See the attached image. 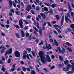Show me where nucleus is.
Masks as SVG:
<instances>
[{
    "label": "nucleus",
    "mask_w": 74,
    "mask_h": 74,
    "mask_svg": "<svg viewBox=\"0 0 74 74\" xmlns=\"http://www.w3.org/2000/svg\"><path fill=\"white\" fill-rule=\"evenodd\" d=\"M39 55L40 58V59L42 62V63L45 64V62L47 61L48 62H51V58H49L47 59H46V58L45 57V56L44 55V53L42 51H40L39 52Z\"/></svg>",
    "instance_id": "obj_1"
},
{
    "label": "nucleus",
    "mask_w": 74,
    "mask_h": 74,
    "mask_svg": "<svg viewBox=\"0 0 74 74\" xmlns=\"http://www.w3.org/2000/svg\"><path fill=\"white\" fill-rule=\"evenodd\" d=\"M57 49L58 50L59 53H61H61L62 54H64V52H65L66 51V50H65L64 48L63 47L62 48V51H61V49H60V48L59 47H57Z\"/></svg>",
    "instance_id": "obj_2"
},
{
    "label": "nucleus",
    "mask_w": 74,
    "mask_h": 74,
    "mask_svg": "<svg viewBox=\"0 0 74 74\" xmlns=\"http://www.w3.org/2000/svg\"><path fill=\"white\" fill-rule=\"evenodd\" d=\"M44 4L48 7H52V8H55V7L56 6V4L54 3L52 5H51L50 4L45 3Z\"/></svg>",
    "instance_id": "obj_3"
},
{
    "label": "nucleus",
    "mask_w": 74,
    "mask_h": 74,
    "mask_svg": "<svg viewBox=\"0 0 74 74\" xmlns=\"http://www.w3.org/2000/svg\"><path fill=\"white\" fill-rule=\"evenodd\" d=\"M65 21L67 23H68V22H69V23H71L72 22L71 20L69 19V18H68V17H67V16H65Z\"/></svg>",
    "instance_id": "obj_4"
},
{
    "label": "nucleus",
    "mask_w": 74,
    "mask_h": 74,
    "mask_svg": "<svg viewBox=\"0 0 74 74\" xmlns=\"http://www.w3.org/2000/svg\"><path fill=\"white\" fill-rule=\"evenodd\" d=\"M2 48V50H1V53H4L5 51V49H6V48L5 47H4L3 46H1L0 47V49Z\"/></svg>",
    "instance_id": "obj_5"
},
{
    "label": "nucleus",
    "mask_w": 74,
    "mask_h": 74,
    "mask_svg": "<svg viewBox=\"0 0 74 74\" xmlns=\"http://www.w3.org/2000/svg\"><path fill=\"white\" fill-rule=\"evenodd\" d=\"M14 54L15 56L17 57V58H19L21 56L20 53H19V52L18 51H15Z\"/></svg>",
    "instance_id": "obj_6"
},
{
    "label": "nucleus",
    "mask_w": 74,
    "mask_h": 74,
    "mask_svg": "<svg viewBox=\"0 0 74 74\" xmlns=\"http://www.w3.org/2000/svg\"><path fill=\"white\" fill-rule=\"evenodd\" d=\"M23 24V23L22 22V20L21 19H20L19 21V24L21 28H23V25L22 24Z\"/></svg>",
    "instance_id": "obj_7"
},
{
    "label": "nucleus",
    "mask_w": 74,
    "mask_h": 74,
    "mask_svg": "<svg viewBox=\"0 0 74 74\" xmlns=\"http://www.w3.org/2000/svg\"><path fill=\"white\" fill-rule=\"evenodd\" d=\"M64 23V16H63L61 19V26H62Z\"/></svg>",
    "instance_id": "obj_8"
},
{
    "label": "nucleus",
    "mask_w": 74,
    "mask_h": 74,
    "mask_svg": "<svg viewBox=\"0 0 74 74\" xmlns=\"http://www.w3.org/2000/svg\"><path fill=\"white\" fill-rule=\"evenodd\" d=\"M67 5L69 7V12H71V11H72V10L71 9V6H70V3H69V2H68Z\"/></svg>",
    "instance_id": "obj_9"
},
{
    "label": "nucleus",
    "mask_w": 74,
    "mask_h": 74,
    "mask_svg": "<svg viewBox=\"0 0 74 74\" xmlns=\"http://www.w3.org/2000/svg\"><path fill=\"white\" fill-rule=\"evenodd\" d=\"M12 48H10L9 50L7 51L8 52V55H11V54L12 53Z\"/></svg>",
    "instance_id": "obj_10"
},
{
    "label": "nucleus",
    "mask_w": 74,
    "mask_h": 74,
    "mask_svg": "<svg viewBox=\"0 0 74 74\" xmlns=\"http://www.w3.org/2000/svg\"><path fill=\"white\" fill-rule=\"evenodd\" d=\"M48 46H46V49H47L48 50H49V49H52V47L51 46V45H50V44H49L48 45Z\"/></svg>",
    "instance_id": "obj_11"
},
{
    "label": "nucleus",
    "mask_w": 74,
    "mask_h": 74,
    "mask_svg": "<svg viewBox=\"0 0 74 74\" xmlns=\"http://www.w3.org/2000/svg\"><path fill=\"white\" fill-rule=\"evenodd\" d=\"M21 33L22 37H25V32L23 30L21 31Z\"/></svg>",
    "instance_id": "obj_12"
},
{
    "label": "nucleus",
    "mask_w": 74,
    "mask_h": 74,
    "mask_svg": "<svg viewBox=\"0 0 74 74\" xmlns=\"http://www.w3.org/2000/svg\"><path fill=\"white\" fill-rule=\"evenodd\" d=\"M74 72V69L73 70H72V69H71V71H69L68 72H67V73L68 74H73Z\"/></svg>",
    "instance_id": "obj_13"
},
{
    "label": "nucleus",
    "mask_w": 74,
    "mask_h": 74,
    "mask_svg": "<svg viewBox=\"0 0 74 74\" xmlns=\"http://www.w3.org/2000/svg\"><path fill=\"white\" fill-rule=\"evenodd\" d=\"M9 3L10 7H12V1L11 0H10L9 1Z\"/></svg>",
    "instance_id": "obj_14"
},
{
    "label": "nucleus",
    "mask_w": 74,
    "mask_h": 74,
    "mask_svg": "<svg viewBox=\"0 0 74 74\" xmlns=\"http://www.w3.org/2000/svg\"><path fill=\"white\" fill-rule=\"evenodd\" d=\"M64 63L65 65H67L69 63V62L67 60H66V61H64Z\"/></svg>",
    "instance_id": "obj_15"
},
{
    "label": "nucleus",
    "mask_w": 74,
    "mask_h": 74,
    "mask_svg": "<svg viewBox=\"0 0 74 74\" xmlns=\"http://www.w3.org/2000/svg\"><path fill=\"white\" fill-rule=\"evenodd\" d=\"M71 67L72 68V70H74V62H71Z\"/></svg>",
    "instance_id": "obj_16"
},
{
    "label": "nucleus",
    "mask_w": 74,
    "mask_h": 74,
    "mask_svg": "<svg viewBox=\"0 0 74 74\" xmlns=\"http://www.w3.org/2000/svg\"><path fill=\"white\" fill-rule=\"evenodd\" d=\"M65 44L67 45H68V46H70V47H71V46H73V45L71 44L70 43L68 42H66L65 43Z\"/></svg>",
    "instance_id": "obj_17"
},
{
    "label": "nucleus",
    "mask_w": 74,
    "mask_h": 74,
    "mask_svg": "<svg viewBox=\"0 0 74 74\" xmlns=\"http://www.w3.org/2000/svg\"><path fill=\"white\" fill-rule=\"evenodd\" d=\"M71 64H69L67 65V66H66V68L69 70V69H70V68H71Z\"/></svg>",
    "instance_id": "obj_18"
},
{
    "label": "nucleus",
    "mask_w": 74,
    "mask_h": 74,
    "mask_svg": "<svg viewBox=\"0 0 74 74\" xmlns=\"http://www.w3.org/2000/svg\"><path fill=\"white\" fill-rule=\"evenodd\" d=\"M63 70L64 71L67 72L69 70V69H68V68H66L64 67L63 68Z\"/></svg>",
    "instance_id": "obj_19"
},
{
    "label": "nucleus",
    "mask_w": 74,
    "mask_h": 74,
    "mask_svg": "<svg viewBox=\"0 0 74 74\" xmlns=\"http://www.w3.org/2000/svg\"><path fill=\"white\" fill-rule=\"evenodd\" d=\"M39 33L41 36H42V29L41 28L39 29Z\"/></svg>",
    "instance_id": "obj_20"
},
{
    "label": "nucleus",
    "mask_w": 74,
    "mask_h": 74,
    "mask_svg": "<svg viewBox=\"0 0 74 74\" xmlns=\"http://www.w3.org/2000/svg\"><path fill=\"white\" fill-rule=\"evenodd\" d=\"M23 21L24 22H25V24H26V25L29 24V21L27 20H24Z\"/></svg>",
    "instance_id": "obj_21"
},
{
    "label": "nucleus",
    "mask_w": 74,
    "mask_h": 74,
    "mask_svg": "<svg viewBox=\"0 0 74 74\" xmlns=\"http://www.w3.org/2000/svg\"><path fill=\"white\" fill-rule=\"evenodd\" d=\"M59 59L61 61V62H62L64 60L63 58L60 56H59Z\"/></svg>",
    "instance_id": "obj_22"
},
{
    "label": "nucleus",
    "mask_w": 74,
    "mask_h": 74,
    "mask_svg": "<svg viewBox=\"0 0 74 74\" xmlns=\"http://www.w3.org/2000/svg\"><path fill=\"white\" fill-rule=\"evenodd\" d=\"M56 18L57 21H59V19H60L59 16L58 15H56Z\"/></svg>",
    "instance_id": "obj_23"
},
{
    "label": "nucleus",
    "mask_w": 74,
    "mask_h": 74,
    "mask_svg": "<svg viewBox=\"0 0 74 74\" xmlns=\"http://www.w3.org/2000/svg\"><path fill=\"white\" fill-rule=\"evenodd\" d=\"M15 35L18 38H20V35H19V34L18 33H16Z\"/></svg>",
    "instance_id": "obj_24"
},
{
    "label": "nucleus",
    "mask_w": 74,
    "mask_h": 74,
    "mask_svg": "<svg viewBox=\"0 0 74 74\" xmlns=\"http://www.w3.org/2000/svg\"><path fill=\"white\" fill-rule=\"evenodd\" d=\"M15 12L16 15H19V14H20V12L17 10H16L15 11Z\"/></svg>",
    "instance_id": "obj_25"
},
{
    "label": "nucleus",
    "mask_w": 74,
    "mask_h": 74,
    "mask_svg": "<svg viewBox=\"0 0 74 74\" xmlns=\"http://www.w3.org/2000/svg\"><path fill=\"white\" fill-rule=\"evenodd\" d=\"M22 69L23 71H24L25 72H26V69L25 67H22Z\"/></svg>",
    "instance_id": "obj_26"
},
{
    "label": "nucleus",
    "mask_w": 74,
    "mask_h": 74,
    "mask_svg": "<svg viewBox=\"0 0 74 74\" xmlns=\"http://www.w3.org/2000/svg\"><path fill=\"white\" fill-rule=\"evenodd\" d=\"M44 9L45 11H46V12H47L48 10V8H47L46 7H44Z\"/></svg>",
    "instance_id": "obj_27"
},
{
    "label": "nucleus",
    "mask_w": 74,
    "mask_h": 74,
    "mask_svg": "<svg viewBox=\"0 0 74 74\" xmlns=\"http://www.w3.org/2000/svg\"><path fill=\"white\" fill-rule=\"evenodd\" d=\"M11 62V58H9L8 60V63H10V62Z\"/></svg>",
    "instance_id": "obj_28"
},
{
    "label": "nucleus",
    "mask_w": 74,
    "mask_h": 74,
    "mask_svg": "<svg viewBox=\"0 0 74 74\" xmlns=\"http://www.w3.org/2000/svg\"><path fill=\"white\" fill-rule=\"evenodd\" d=\"M32 40V34H30L28 38V40L30 41V40Z\"/></svg>",
    "instance_id": "obj_29"
},
{
    "label": "nucleus",
    "mask_w": 74,
    "mask_h": 74,
    "mask_svg": "<svg viewBox=\"0 0 74 74\" xmlns=\"http://www.w3.org/2000/svg\"><path fill=\"white\" fill-rule=\"evenodd\" d=\"M67 49L68 51H69V52H72V49L68 47L67 48Z\"/></svg>",
    "instance_id": "obj_30"
},
{
    "label": "nucleus",
    "mask_w": 74,
    "mask_h": 74,
    "mask_svg": "<svg viewBox=\"0 0 74 74\" xmlns=\"http://www.w3.org/2000/svg\"><path fill=\"white\" fill-rule=\"evenodd\" d=\"M47 24L49 26H50V27H51L52 26V25L51 24V23L50 22L48 21L47 22Z\"/></svg>",
    "instance_id": "obj_31"
},
{
    "label": "nucleus",
    "mask_w": 74,
    "mask_h": 74,
    "mask_svg": "<svg viewBox=\"0 0 74 74\" xmlns=\"http://www.w3.org/2000/svg\"><path fill=\"white\" fill-rule=\"evenodd\" d=\"M46 59H49V58H50V57L49 56V55H46Z\"/></svg>",
    "instance_id": "obj_32"
},
{
    "label": "nucleus",
    "mask_w": 74,
    "mask_h": 74,
    "mask_svg": "<svg viewBox=\"0 0 74 74\" xmlns=\"http://www.w3.org/2000/svg\"><path fill=\"white\" fill-rule=\"evenodd\" d=\"M27 57V55L26 54H23V58L24 59H26V58Z\"/></svg>",
    "instance_id": "obj_33"
},
{
    "label": "nucleus",
    "mask_w": 74,
    "mask_h": 74,
    "mask_svg": "<svg viewBox=\"0 0 74 74\" xmlns=\"http://www.w3.org/2000/svg\"><path fill=\"white\" fill-rule=\"evenodd\" d=\"M44 44V42H43V41H42V40H41V42L39 44V45H42Z\"/></svg>",
    "instance_id": "obj_34"
},
{
    "label": "nucleus",
    "mask_w": 74,
    "mask_h": 74,
    "mask_svg": "<svg viewBox=\"0 0 74 74\" xmlns=\"http://www.w3.org/2000/svg\"><path fill=\"white\" fill-rule=\"evenodd\" d=\"M70 27L72 29H74V24H71L70 26Z\"/></svg>",
    "instance_id": "obj_35"
},
{
    "label": "nucleus",
    "mask_w": 74,
    "mask_h": 74,
    "mask_svg": "<svg viewBox=\"0 0 74 74\" xmlns=\"http://www.w3.org/2000/svg\"><path fill=\"white\" fill-rule=\"evenodd\" d=\"M14 26H15L16 27V28H17V29H19V28H20V27L18 25H15V24H14Z\"/></svg>",
    "instance_id": "obj_36"
},
{
    "label": "nucleus",
    "mask_w": 74,
    "mask_h": 74,
    "mask_svg": "<svg viewBox=\"0 0 74 74\" xmlns=\"http://www.w3.org/2000/svg\"><path fill=\"white\" fill-rule=\"evenodd\" d=\"M49 13H50V15H52L53 14V11L51 10L49 11Z\"/></svg>",
    "instance_id": "obj_37"
},
{
    "label": "nucleus",
    "mask_w": 74,
    "mask_h": 74,
    "mask_svg": "<svg viewBox=\"0 0 74 74\" xmlns=\"http://www.w3.org/2000/svg\"><path fill=\"white\" fill-rule=\"evenodd\" d=\"M58 11H62V12H63V9L62 8H59L58 9Z\"/></svg>",
    "instance_id": "obj_38"
},
{
    "label": "nucleus",
    "mask_w": 74,
    "mask_h": 74,
    "mask_svg": "<svg viewBox=\"0 0 74 74\" xmlns=\"http://www.w3.org/2000/svg\"><path fill=\"white\" fill-rule=\"evenodd\" d=\"M27 53V51H26V50H24L23 51V55H26Z\"/></svg>",
    "instance_id": "obj_39"
},
{
    "label": "nucleus",
    "mask_w": 74,
    "mask_h": 74,
    "mask_svg": "<svg viewBox=\"0 0 74 74\" xmlns=\"http://www.w3.org/2000/svg\"><path fill=\"white\" fill-rule=\"evenodd\" d=\"M31 74H36V72L34 71L33 70L31 72Z\"/></svg>",
    "instance_id": "obj_40"
},
{
    "label": "nucleus",
    "mask_w": 74,
    "mask_h": 74,
    "mask_svg": "<svg viewBox=\"0 0 74 74\" xmlns=\"http://www.w3.org/2000/svg\"><path fill=\"white\" fill-rule=\"evenodd\" d=\"M1 70H2L3 71V72H5V69L4 68V67L3 66H2V68L1 69Z\"/></svg>",
    "instance_id": "obj_41"
},
{
    "label": "nucleus",
    "mask_w": 74,
    "mask_h": 74,
    "mask_svg": "<svg viewBox=\"0 0 74 74\" xmlns=\"http://www.w3.org/2000/svg\"><path fill=\"white\" fill-rule=\"evenodd\" d=\"M48 37H49V38H52V36H51V35L50 34H48Z\"/></svg>",
    "instance_id": "obj_42"
},
{
    "label": "nucleus",
    "mask_w": 74,
    "mask_h": 74,
    "mask_svg": "<svg viewBox=\"0 0 74 74\" xmlns=\"http://www.w3.org/2000/svg\"><path fill=\"white\" fill-rule=\"evenodd\" d=\"M26 10L28 11V12H29V11H30V9L28 8V7H27V8H26Z\"/></svg>",
    "instance_id": "obj_43"
},
{
    "label": "nucleus",
    "mask_w": 74,
    "mask_h": 74,
    "mask_svg": "<svg viewBox=\"0 0 74 74\" xmlns=\"http://www.w3.org/2000/svg\"><path fill=\"white\" fill-rule=\"evenodd\" d=\"M55 66L54 65L53 66H51L50 68V69L51 70H52V69H54V68H55Z\"/></svg>",
    "instance_id": "obj_44"
},
{
    "label": "nucleus",
    "mask_w": 74,
    "mask_h": 74,
    "mask_svg": "<svg viewBox=\"0 0 74 74\" xmlns=\"http://www.w3.org/2000/svg\"><path fill=\"white\" fill-rule=\"evenodd\" d=\"M40 15H41L42 16V17H43V16H45V14H44L43 13H41L40 14Z\"/></svg>",
    "instance_id": "obj_45"
},
{
    "label": "nucleus",
    "mask_w": 74,
    "mask_h": 74,
    "mask_svg": "<svg viewBox=\"0 0 74 74\" xmlns=\"http://www.w3.org/2000/svg\"><path fill=\"white\" fill-rule=\"evenodd\" d=\"M71 15L72 16V17H73V16H74V12H71Z\"/></svg>",
    "instance_id": "obj_46"
},
{
    "label": "nucleus",
    "mask_w": 74,
    "mask_h": 74,
    "mask_svg": "<svg viewBox=\"0 0 74 74\" xmlns=\"http://www.w3.org/2000/svg\"><path fill=\"white\" fill-rule=\"evenodd\" d=\"M5 27H6V29H8V28L9 27V25L7 24L6 25H5Z\"/></svg>",
    "instance_id": "obj_47"
},
{
    "label": "nucleus",
    "mask_w": 74,
    "mask_h": 74,
    "mask_svg": "<svg viewBox=\"0 0 74 74\" xmlns=\"http://www.w3.org/2000/svg\"><path fill=\"white\" fill-rule=\"evenodd\" d=\"M26 37H28V36H29V34L28 32H27L26 33Z\"/></svg>",
    "instance_id": "obj_48"
},
{
    "label": "nucleus",
    "mask_w": 74,
    "mask_h": 74,
    "mask_svg": "<svg viewBox=\"0 0 74 74\" xmlns=\"http://www.w3.org/2000/svg\"><path fill=\"white\" fill-rule=\"evenodd\" d=\"M55 44L56 45V46H57V47H58L59 45V44L58 42H56V43H55Z\"/></svg>",
    "instance_id": "obj_49"
},
{
    "label": "nucleus",
    "mask_w": 74,
    "mask_h": 74,
    "mask_svg": "<svg viewBox=\"0 0 74 74\" xmlns=\"http://www.w3.org/2000/svg\"><path fill=\"white\" fill-rule=\"evenodd\" d=\"M55 56H54L53 55H52L51 56V58L52 59H55Z\"/></svg>",
    "instance_id": "obj_50"
},
{
    "label": "nucleus",
    "mask_w": 74,
    "mask_h": 74,
    "mask_svg": "<svg viewBox=\"0 0 74 74\" xmlns=\"http://www.w3.org/2000/svg\"><path fill=\"white\" fill-rule=\"evenodd\" d=\"M27 70V71H30V69L28 68H26Z\"/></svg>",
    "instance_id": "obj_51"
},
{
    "label": "nucleus",
    "mask_w": 74,
    "mask_h": 74,
    "mask_svg": "<svg viewBox=\"0 0 74 74\" xmlns=\"http://www.w3.org/2000/svg\"><path fill=\"white\" fill-rule=\"evenodd\" d=\"M21 4L23 8H24V4H23V2H21Z\"/></svg>",
    "instance_id": "obj_52"
},
{
    "label": "nucleus",
    "mask_w": 74,
    "mask_h": 74,
    "mask_svg": "<svg viewBox=\"0 0 74 74\" xmlns=\"http://www.w3.org/2000/svg\"><path fill=\"white\" fill-rule=\"evenodd\" d=\"M15 70V68H13L11 69V71H12V72L14 71Z\"/></svg>",
    "instance_id": "obj_53"
},
{
    "label": "nucleus",
    "mask_w": 74,
    "mask_h": 74,
    "mask_svg": "<svg viewBox=\"0 0 74 74\" xmlns=\"http://www.w3.org/2000/svg\"><path fill=\"white\" fill-rule=\"evenodd\" d=\"M27 7H28V8H29V9H31L32 8V6H31V5H29L27 6Z\"/></svg>",
    "instance_id": "obj_54"
},
{
    "label": "nucleus",
    "mask_w": 74,
    "mask_h": 74,
    "mask_svg": "<svg viewBox=\"0 0 74 74\" xmlns=\"http://www.w3.org/2000/svg\"><path fill=\"white\" fill-rule=\"evenodd\" d=\"M1 35L2 36H5V34L3 33H2L1 34Z\"/></svg>",
    "instance_id": "obj_55"
},
{
    "label": "nucleus",
    "mask_w": 74,
    "mask_h": 74,
    "mask_svg": "<svg viewBox=\"0 0 74 74\" xmlns=\"http://www.w3.org/2000/svg\"><path fill=\"white\" fill-rule=\"evenodd\" d=\"M36 11H38V10H40V8H38V6H37L36 8Z\"/></svg>",
    "instance_id": "obj_56"
},
{
    "label": "nucleus",
    "mask_w": 74,
    "mask_h": 74,
    "mask_svg": "<svg viewBox=\"0 0 74 74\" xmlns=\"http://www.w3.org/2000/svg\"><path fill=\"white\" fill-rule=\"evenodd\" d=\"M54 33L56 34V35H58V32L56 31H54Z\"/></svg>",
    "instance_id": "obj_57"
},
{
    "label": "nucleus",
    "mask_w": 74,
    "mask_h": 74,
    "mask_svg": "<svg viewBox=\"0 0 74 74\" xmlns=\"http://www.w3.org/2000/svg\"><path fill=\"white\" fill-rule=\"evenodd\" d=\"M47 25V23H45L44 24H43V26L45 27Z\"/></svg>",
    "instance_id": "obj_58"
},
{
    "label": "nucleus",
    "mask_w": 74,
    "mask_h": 74,
    "mask_svg": "<svg viewBox=\"0 0 74 74\" xmlns=\"http://www.w3.org/2000/svg\"><path fill=\"white\" fill-rule=\"evenodd\" d=\"M27 50L29 51V52H30V51H31L32 50L31 49V48H28Z\"/></svg>",
    "instance_id": "obj_59"
},
{
    "label": "nucleus",
    "mask_w": 74,
    "mask_h": 74,
    "mask_svg": "<svg viewBox=\"0 0 74 74\" xmlns=\"http://www.w3.org/2000/svg\"><path fill=\"white\" fill-rule=\"evenodd\" d=\"M27 19H30L31 18V16L28 15L27 16Z\"/></svg>",
    "instance_id": "obj_60"
},
{
    "label": "nucleus",
    "mask_w": 74,
    "mask_h": 74,
    "mask_svg": "<svg viewBox=\"0 0 74 74\" xmlns=\"http://www.w3.org/2000/svg\"><path fill=\"white\" fill-rule=\"evenodd\" d=\"M59 26H58V25H57L56 24H55V25H54V27H56V28L57 27H58Z\"/></svg>",
    "instance_id": "obj_61"
},
{
    "label": "nucleus",
    "mask_w": 74,
    "mask_h": 74,
    "mask_svg": "<svg viewBox=\"0 0 74 74\" xmlns=\"http://www.w3.org/2000/svg\"><path fill=\"white\" fill-rule=\"evenodd\" d=\"M15 65H16V64H14L13 65H12V67L13 68L15 69Z\"/></svg>",
    "instance_id": "obj_62"
},
{
    "label": "nucleus",
    "mask_w": 74,
    "mask_h": 74,
    "mask_svg": "<svg viewBox=\"0 0 74 74\" xmlns=\"http://www.w3.org/2000/svg\"><path fill=\"white\" fill-rule=\"evenodd\" d=\"M27 58L28 59H30V58L29 57V54H27Z\"/></svg>",
    "instance_id": "obj_63"
},
{
    "label": "nucleus",
    "mask_w": 74,
    "mask_h": 74,
    "mask_svg": "<svg viewBox=\"0 0 74 74\" xmlns=\"http://www.w3.org/2000/svg\"><path fill=\"white\" fill-rule=\"evenodd\" d=\"M32 54H33L34 56L35 57L36 56V54H35V53L33 52H32Z\"/></svg>",
    "instance_id": "obj_64"
}]
</instances>
